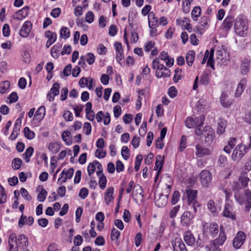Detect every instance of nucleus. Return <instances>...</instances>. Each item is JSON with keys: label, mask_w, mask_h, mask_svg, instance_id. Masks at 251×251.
Listing matches in <instances>:
<instances>
[{"label": "nucleus", "mask_w": 251, "mask_h": 251, "mask_svg": "<svg viewBox=\"0 0 251 251\" xmlns=\"http://www.w3.org/2000/svg\"><path fill=\"white\" fill-rule=\"evenodd\" d=\"M193 219L194 215L190 211H185L181 217V224L183 226H189L193 223Z\"/></svg>", "instance_id": "nucleus-10"}, {"label": "nucleus", "mask_w": 251, "mask_h": 251, "mask_svg": "<svg viewBox=\"0 0 251 251\" xmlns=\"http://www.w3.org/2000/svg\"><path fill=\"white\" fill-rule=\"evenodd\" d=\"M251 60L248 58H245L242 61L241 64V72L242 74H247L250 70V65Z\"/></svg>", "instance_id": "nucleus-27"}, {"label": "nucleus", "mask_w": 251, "mask_h": 251, "mask_svg": "<svg viewBox=\"0 0 251 251\" xmlns=\"http://www.w3.org/2000/svg\"><path fill=\"white\" fill-rule=\"evenodd\" d=\"M234 196L236 201L240 205H243L246 201L245 211L249 212L251 208V191L249 189H246L243 195L239 191H236Z\"/></svg>", "instance_id": "nucleus-2"}, {"label": "nucleus", "mask_w": 251, "mask_h": 251, "mask_svg": "<svg viewBox=\"0 0 251 251\" xmlns=\"http://www.w3.org/2000/svg\"><path fill=\"white\" fill-rule=\"evenodd\" d=\"M194 126L196 127H200L203 124L204 120V117L202 115L200 116L199 117L196 118L195 119Z\"/></svg>", "instance_id": "nucleus-52"}, {"label": "nucleus", "mask_w": 251, "mask_h": 251, "mask_svg": "<svg viewBox=\"0 0 251 251\" xmlns=\"http://www.w3.org/2000/svg\"><path fill=\"white\" fill-rule=\"evenodd\" d=\"M180 208L179 205L175 206L173 208V209L170 211V217L171 218H174L176 217V214L179 211Z\"/></svg>", "instance_id": "nucleus-62"}, {"label": "nucleus", "mask_w": 251, "mask_h": 251, "mask_svg": "<svg viewBox=\"0 0 251 251\" xmlns=\"http://www.w3.org/2000/svg\"><path fill=\"white\" fill-rule=\"evenodd\" d=\"M200 83L203 85H207L209 83V76L207 73H203L201 76Z\"/></svg>", "instance_id": "nucleus-48"}, {"label": "nucleus", "mask_w": 251, "mask_h": 251, "mask_svg": "<svg viewBox=\"0 0 251 251\" xmlns=\"http://www.w3.org/2000/svg\"><path fill=\"white\" fill-rule=\"evenodd\" d=\"M83 105L81 104H78L75 105L73 107V109L75 111V115L76 117H79L81 112L83 110Z\"/></svg>", "instance_id": "nucleus-58"}, {"label": "nucleus", "mask_w": 251, "mask_h": 251, "mask_svg": "<svg viewBox=\"0 0 251 251\" xmlns=\"http://www.w3.org/2000/svg\"><path fill=\"white\" fill-rule=\"evenodd\" d=\"M94 15L92 12L88 11L85 16V21L88 23H92L94 21Z\"/></svg>", "instance_id": "nucleus-64"}, {"label": "nucleus", "mask_w": 251, "mask_h": 251, "mask_svg": "<svg viewBox=\"0 0 251 251\" xmlns=\"http://www.w3.org/2000/svg\"><path fill=\"white\" fill-rule=\"evenodd\" d=\"M246 149H247V147L244 146L242 144L237 145L233 151L231 155L232 160L234 161H240L247 153Z\"/></svg>", "instance_id": "nucleus-5"}, {"label": "nucleus", "mask_w": 251, "mask_h": 251, "mask_svg": "<svg viewBox=\"0 0 251 251\" xmlns=\"http://www.w3.org/2000/svg\"><path fill=\"white\" fill-rule=\"evenodd\" d=\"M48 149L53 154L56 153L60 149L57 143H50L48 146Z\"/></svg>", "instance_id": "nucleus-39"}, {"label": "nucleus", "mask_w": 251, "mask_h": 251, "mask_svg": "<svg viewBox=\"0 0 251 251\" xmlns=\"http://www.w3.org/2000/svg\"><path fill=\"white\" fill-rule=\"evenodd\" d=\"M59 88L60 86L59 83H55L53 84L47 95V97L49 101H51L53 100L54 97L59 94Z\"/></svg>", "instance_id": "nucleus-17"}, {"label": "nucleus", "mask_w": 251, "mask_h": 251, "mask_svg": "<svg viewBox=\"0 0 251 251\" xmlns=\"http://www.w3.org/2000/svg\"><path fill=\"white\" fill-rule=\"evenodd\" d=\"M152 68L156 70L155 76L158 78L169 77L171 75V71L163 64H160L159 58H155L152 61Z\"/></svg>", "instance_id": "nucleus-4"}, {"label": "nucleus", "mask_w": 251, "mask_h": 251, "mask_svg": "<svg viewBox=\"0 0 251 251\" xmlns=\"http://www.w3.org/2000/svg\"><path fill=\"white\" fill-rule=\"evenodd\" d=\"M17 121L14 124L13 131L9 137V139L11 140H14L20 132L21 123H18Z\"/></svg>", "instance_id": "nucleus-33"}, {"label": "nucleus", "mask_w": 251, "mask_h": 251, "mask_svg": "<svg viewBox=\"0 0 251 251\" xmlns=\"http://www.w3.org/2000/svg\"><path fill=\"white\" fill-rule=\"evenodd\" d=\"M114 189L113 187H108L104 194V201L106 205H109L114 200L113 193Z\"/></svg>", "instance_id": "nucleus-22"}, {"label": "nucleus", "mask_w": 251, "mask_h": 251, "mask_svg": "<svg viewBox=\"0 0 251 251\" xmlns=\"http://www.w3.org/2000/svg\"><path fill=\"white\" fill-rule=\"evenodd\" d=\"M226 239V236L225 234L223 226H220V231L218 237L212 240L208 246L205 247L207 251H221L219 248L222 246Z\"/></svg>", "instance_id": "nucleus-3"}, {"label": "nucleus", "mask_w": 251, "mask_h": 251, "mask_svg": "<svg viewBox=\"0 0 251 251\" xmlns=\"http://www.w3.org/2000/svg\"><path fill=\"white\" fill-rule=\"evenodd\" d=\"M147 131V123L144 121L140 127L139 129V133L141 136H144Z\"/></svg>", "instance_id": "nucleus-56"}, {"label": "nucleus", "mask_w": 251, "mask_h": 251, "mask_svg": "<svg viewBox=\"0 0 251 251\" xmlns=\"http://www.w3.org/2000/svg\"><path fill=\"white\" fill-rule=\"evenodd\" d=\"M60 36L61 37L66 39L70 36V31L68 27H63L60 31Z\"/></svg>", "instance_id": "nucleus-44"}, {"label": "nucleus", "mask_w": 251, "mask_h": 251, "mask_svg": "<svg viewBox=\"0 0 251 251\" xmlns=\"http://www.w3.org/2000/svg\"><path fill=\"white\" fill-rule=\"evenodd\" d=\"M121 155L123 158L127 160L129 158V150L126 146H123L121 150Z\"/></svg>", "instance_id": "nucleus-50"}, {"label": "nucleus", "mask_w": 251, "mask_h": 251, "mask_svg": "<svg viewBox=\"0 0 251 251\" xmlns=\"http://www.w3.org/2000/svg\"><path fill=\"white\" fill-rule=\"evenodd\" d=\"M199 178L201 185L204 187L207 188L211 183L212 176L208 170H203L200 172Z\"/></svg>", "instance_id": "nucleus-6"}, {"label": "nucleus", "mask_w": 251, "mask_h": 251, "mask_svg": "<svg viewBox=\"0 0 251 251\" xmlns=\"http://www.w3.org/2000/svg\"><path fill=\"white\" fill-rule=\"evenodd\" d=\"M183 238L188 246H191L195 243V238L190 230H188L184 232Z\"/></svg>", "instance_id": "nucleus-21"}, {"label": "nucleus", "mask_w": 251, "mask_h": 251, "mask_svg": "<svg viewBox=\"0 0 251 251\" xmlns=\"http://www.w3.org/2000/svg\"><path fill=\"white\" fill-rule=\"evenodd\" d=\"M18 239L15 234H11L9 236L8 244L9 247H13L15 246H18Z\"/></svg>", "instance_id": "nucleus-40"}, {"label": "nucleus", "mask_w": 251, "mask_h": 251, "mask_svg": "<svg viewBox=\"0 0 251 251\" xmlns=\"http://www.w3.org/2000/svg\"><path fill=\"white\" fill-rule=\"evenodd\" d=\"M250 178L247 176V172H243L238 178V181L240 183L242 188H246L248 186Z\"/></svg>", "instance_id": "nucleus-26"}, {"label": "nucleus", "mask_w": 251, "mask_h": 251, "mask_svg": "<svg viewBox=\"0 0 251 251\" xmlns=\"http://www.w3.org/2000/svg\"><path fill=\"white\" fill-rule=\"evenodd\" d=\"M202 136L204 137L205 143L210 145L215 138L214 131L210 126H205L202 130Z\"/></svg>", "instance_id": "nucleus-8"}, {"label": "nucleus", "mask_w": 251, "mask_h": 251, "mask_svg": "<svg viewBox=\"0 0 251 251\" xmlns=\"http://www.w3.org/2000/svg\"><path fill=\"white\" fill-rule=\"evenodd\" d=\"M201 8L200 6H195L191 12V17L192 19L197 21L198 20V18L201 15Z\"/></svg>", "instance_id": "nucleus-36"}, {"label": "nucleus", "mask_w": 251, "mask_h": 251, "mask_svg": "<svg viewBox=\"0 0 251 251\" xmlns=\"http://www.w3.org/2000/svg\"><path fill=\"white\" fill-rule=\"evenodd\" d=\"M133 191L135 196H137L138 195H139L141 196L142 198L143 197V189L140 185H135L133 188Z\"/></svg>", "instance_id": "nucleus-45"}, {"label": "nucleus", "mask_w": 251, "mask_h": 251, "mask_svg": "<svg viewBox=\"0 0 251 251\" xmlns=\"http://www.w3.org/2000/svg\"><path fill=\"white\" fill-rule=\"evenodd\" d=\"M186 193L188 199V204L191 202H195V201H197V190H192L190 188H187L186 189Z\"/></svg>", "instance_id": "nucleus-23"}, {"label": "nucleus", "mask_w": 251, "mask_h": 251, "mask_svg": "<svg viewBox=\"0 0 251 251\" xmlns=\"http://www.w3.org/2000/svg\"><path fill=\"white\" fill-rule=\"evenodd\" d=\"M228 96L225 93H222V95L220 98V100L221 104L224 107H229L232 103V101L231 100H228Z\"/></svg>", "instance_id": "nucleus-29"}, {"label": "nucleus", "mask_w": 251, "mask_h": 251, "mask_svg": "<svg viewBox=\"0 0 251 251\" xmlns=\"http://www.w3.org/2000/svg\"><path fill=\"white\" fill-rule=\"evenodd\" d=\"M120 235V233L118 230H116L114 228L112 229L111 232V239L112 241L116 243Z\"/></svg>", "instance_id": "nucleus-46"}, {"label": "nucleus", "mask_w": 251, "mask_h": 251, "mask_svg": "<svg viewBox=\"0 0 251 251\" xmlns=\"http://www.w3.org/2000/svg\"><path fill=\"white\" fill-rule=\"evenodd\" d=\"M107 178L105 175H102L99 177V184L101 189H104L106 185Z\"/></svg>", "instance_id": "nucleus-51"}, {"label": "nucleus", "mask_w": 251, "mask_h": 251, "mask_svg": "<svg viewBox=\"0 0 251 251\" xmlns=\"http://www.w3.org/2000/svg\"><path fill=\"white\" fill-rule=\"evenodd\" d=\"M73 174L74 169L73 168H70L66 171L65 169L63 170L60 175V177L58 179V183L61 184L62 183L65 182L67 179L72 178Z\"/></svg>", "instance_id": "nucleus-12"}, {"label": "nucleus", "mask_w": 251, "mask_h": 251, "mask_svg": "<svg viewBox=\"0 0 251 251\" xmlns=\"http://www.w3.org/2000/svg\"><path fill=\"white\" fill-rule=\"evenodd\" d=\"M7 201V197L4 188L0 184V203H4Z\"/></svg>", "instance_id": "nucleus-43"}, {"label": "nucleus", "mask_w": 251, "mask_h": 251, "mask_svg": "<svg viewBox=\"0 0 251 251\" xmlns=\"http://www.w3.org/2000/svg\"><path fill=\"white\" fill-rule=\"evenodd\" d=\"M45 36L48 38L46 45L47 48H49L53 43H54L57 39L56 34L50 30H48L45 32Z\"/></svg>", "instance_id": "nucleus-19"}, {"label": "nucleus", "mask_w": 251, "mask_h": 251, "mask_svg": "<svg viewBox=\"0 0 251 251\" xmlns=\"http://www.w3.org/2000/svg\"><path fill=\"white\" fill-rule=\"evenodd\" d=\"M196 155L198 157H202L209 155L211 153L210 150L201 145H197L196 147Z\"/></svg>", "instance_id": "nucleus-16"}, {"label": "nucleus", "mask_w": 251, "mask_h": 251, "mask_svg": "<svg viewBox=\"0 0 251 251\" xmlns=\"http://www.w3.org/2000/svg\"><path fill=\"white\" fill-rule=\"evenodd\" d=\"M223 215L224 217L231 219L232 220H235L236 219V216L231 212L230 210V205L229 204H226L225 205L223 212Z\"/></svg>", "instance_id": "nucleus-32"}, {"label": "nucleus", "mask_w": 251, "mask_h": 251, "mask_svg": "<svg viewBox=\"0 0 251 251\" xmlns=\"http://www.w3.org/2000/svg\"><path fill=\"white\" fill-rule=\"evenodd\" d=\"M91 129L92 127L90 123L86 122L84 124L83 131L87 135L91 133Z\"/></svg>", "instance_id": "nucleus-61"}, {"label": "nucleus", "mask_w": 251, "mask_h": 251, "mask_svg": "<svg viewBox=\"0 0 251 251\" xmlns=\"http://www.w3.org/2000/svg\"><path fill=\"white\" fill-rule=\"evenodd\" d=\"M220 231L218 225L215 222L203 226V232L204 234H209L212 237H215Z\"/></svg>", "instance_id": "nucleus-7"}, {"label": "nucleus", "mask_w": 251, "mask_h": 251, "mask_svg": "<svg viewBox=\"0 0 251 251\" xmlns=\"http://www.w3.org/2000/svg\"><path fill=\"white\" fill-rule=\"evenodd\" d=\"M195 120L191 117H188L185 121L186 126L189 128H193L194 126Z\"/></svg>", "instance_id": "nucleus-60"}, {"label": "nucleus", "mask_w": 251, "mask_h": 251, "mask_svg": "<svg viewBox=\"0 0 251 251\" xmlns=\"http://www.w3.org/2000/svg\"><path fill=\"white\" fill-rule=\"evenodd\" d=\"M45 113V107L43 106H41L36 111L34 115V118L40 121L44 118Z\"/></svg>", "instance_id": "nucleus-34"}, {"label": "nucleus", "mask_w": 251, "mask_h": 251, "mask_svg": "<svg viewBox=\"0 0 251 251\" xmlns=\"http://www.w3.org/2000/svg\"><path fill=\"white\" fill-rule=\"evenodd\" d=\"M246 238V235L244 232L242 231H238L233 240V247L237 249H239L244 244Z\"/></svg>", "instance_id": "nucleus-9"}, {"label": "nucleus", "mask_w": 251, "mask_h": 251, "mask_svg": "<svg viewBox=\"0 0 251 251\" xmlns=\"http://www.w3.org/2000/svg\"><path fill=\"white\" fill-rule=\"evenodd\" d=\"M96 164L94 162L90 163L89 164L87 167V171L88 173V175L90 177H91L92 175L94 174L96 170Z\"/></svg>", "instance_id": "nucleus-55"}, {"label": "nucleus", "mask_w": 251, "mask_h": 251, "mask_svg": "<svg viewBox=\"0 0 251 251\" xmlns=\"http://www.w3.org/2000/svg\"><path fill=\"white\" fill-rule=\"evenodd\" d=\"M163 164V158L160 155H157L156 157V162L154 167V169L159 172L162 168Z\"/></svg>", "instance_id": "nucleus-37"}, {"label": "nucleus", "mask_w": 251, "mask_h": 251, "mask_svg": "<svg viewBox=\"0 0 251 251\" xmlns=\"http://www.w3.org/2000/svg\"><path fill=\"white\" fill-rule=\"evenodd\" d=\"M214 52V49H211L210 52H209L208 50H206L203 57V58L207 60V65L210 66L212 69H214V61L213 60Z\"/></svg>", "instance_id": "nucleus-20"}, {"label": "nucleus", "mask_w": 251, "mask_h": 251, "mask_svg": "<svg viewBox=\"0 0 251 251\" xmlns=\"http://www.w3.org/2000/svg\"><path fill=\"white\" fill-rule=\"evenodd\" d=\"M22 160L18 158H16L12 161V167L15 170H18L21 167Z\"/></svg>", "instance_id": "nucleus-54"}, {"label": "nucleus", "mask_w": 251, "mask_h": 251, "mask_svg": "<svg viewBox=\"0 0 251 251\" xmlns=\"http://www.w3.org/2000/svg\"><path fill=\"white\" fill-rule=\"evenodd\" d=\"M32 27L31 23L29 21H25L20 30V35L23 38L27 37Z\"/></svg>", "instance_id": "nucleus-13"}, {"label": "nucleus", "mask_w": 251, "mask_h": 251, "mask_svg": "<svg viewBox=\"0 0 251 251\" xmlns=\"http://www.w3.org/2000/svg\"><path fill=\"white\" fill-rule=\"evenodd\" d=\"M29 14V7L26 6L16 12L13 15V19L21 21L25 18Z\"/></svg>", "instance_id": "nucleus-11"}, {"label": "nucleus", "mask_w": 251, "mask_h": 251, "mask_svg": "<svg viewBox=\"0 0 251 251\" xmlns=\"http://www.w3.org/2000/svg\"><path fill=\"white\" fill-rule=\"evenodd\" d=\"M210 21V19L206 16H202L199 22V26L198 27V29L201 34L202 33L203 31L207 29L208 26V22Z\"/></svg>", "instance_id": "nucleus-18"}, {"label": "nucleus", "mask_w": 251, "mask_h": 251, "mask_svg": "<svg viewBox=\"0 0 251 251\" xmlns=\"http://www.w3.org/2000/svg\"><path fill=\"white\" fill-rule=\"evenodd\" d=\"M47 195V192L44 189H42L41 192L38 194L37 196V200L40 202L44 201Z\"/></svg>", "instance_id": "nucleus-53"}, {"label": "nucleus", "mask_w": 251, "mask_h": 251, "mask_svg": "<svg viewBox=\"0 0 251 251\" xmlns=\"http://www.w3.org/2000/svg\"><path fill=\"white\" fill-rule=\"evenodd\" d=\"M17 243L18 247L25 250L27 247L28 244V239L25 235H20L18 236Z\"/></svg>", "instance_id": "nucleus-24"}, {"label": "nucleus", "mask_w": 251, "mask_h": 251, "mask_svg": "<svg viewBox=\"0 0 251 251\" xmlns=\"http://www.w3.org/2000/svg\"><path fill=\"white\" fill-rule=\"evenodd\" d=\"M217 59L220 60L222 64L226 65L229 61V56L226 57V52L223 48H220L216 51Z\"/></svg>", "instance_id": "nucleus-15"}, {"label": "nucleus", "mask_w": 251, "mask_h": 251, "mask_svg": "<svg viewBox=\"0 0 251 251\" xmlns=\"http://www.w3.org/2000/svg\"><path fill=\"white\" fill-rule=\"evenodd\" d=\"M177 92L174 86H171L168 90V94L172 98H174L176 96Z\"/></svg>", "instance_id": "nucleus-63"}, {"label": "nucleus", "mask_w": 251, "mask_h": 251, "mask_svg": "<svg viewBox=\"0 0 251 251\" xmlns=\"http://www.w3.org/2000/svg\"><path fill=\"white\" fill-rule=\"evenodd\" d=\"M24 133H25V137L28 139H32L35 137V133L34 132L31 130L29 127H25L24 128Z\"/></svg>", "instance_id": "nucleus-42"}, {"label": "nucleus", "mask_w": 251, "mask_h": 251, "mask_svg": "<svg viewBox=\"0 0 251 251\" xmlns=\"http://www.w3.org/2000/svg\"><path fill=\"white\" fill-rule=\"evenodd\" d=\"M207 207L212 213H215L218 210V208L215 203V202L211 200H210L208 201Z\"/></svg>", "instance_id": "nucleus-47"}, {"label": "nucleus", "mask_w": 251, "mask_h": 251, "mask_svg": "<svg viewBox=\"0 0 251 251\" xmlns=\"http://www.w3.org/2000/svg\"><path fill=\"white\" fill-rule=\"evenodd\" d=\"M227 160L226 156L223 155H220L219 156L218 160V164L220 167H225L227 164Z\"/></svg>", "instance_id": "nucleus-49"}, {"label": "nucleus", "mask_w": 251, "mask_h": 251, "mask_svg": "<svg viewBox=\"0 0 251 251\" xmlns=\"http://www.w3.org/2000/svg\"><path fill=\"white\" fill-rule=\"evenodd\" d=\"M10 87V82L8 81H4L0 84V93H5Z\"/></svg>", "instance_id": "nucleus-41"}, {"label": "nucleus", "mask_w": 251, "mask_h": 251, "mask_svg": "<svg viewBox=\"0 0 251 251\" xmlns=\"http://www.w3.org/2000/svg\"><path fill=\"white\" fill-rule=\"evenodd\" d=\"M226 125V121L223 119H220L218 123L217 133L220 135L223 134L225 131Z\"/></svg>", "instance_id": "nucleus-31"}, {"label": "nucleus", "mask_w": 251, "mask_h": 251, "mask_svg": "<svg viewBox=\"0 0 251 251\" xmlns=\"http://www.w3.org/2000/svg\"><path fill=\"white\" fill-rule=\"evenodd\" d=\"M2 33L4 37H8L10 35V30L9 26L8 24H5L3 25L2 27Z\"/></svg>", "instance_id": "nucleus-59"}, {"label": "nucleus", "mask_w": 251, "mask_h": 251, "mask_svg": "<svg viewBox=\"0 0 251 251\" xmlns=\"http://www.w3.org/2000/svg\"><path fill=\"white\" fill-rule=\"evenodd\" d=\"M155 204L158 207H163L165 206L167 203V196L161 194L158 199L155 196Z\"/></svg>", "instance_id": "nucleus-28"}, {"label": "nucleus", "mask_w": 251, "mask_h": 251, "mask_svg": "<svg viewBox=\"0 0 251 251\" xmlns=\"http://www.w3.org/2000/svg\"><path fill=\"white\" fill-rule=\"evenodd\" d=\"M174 251H187L185 245L180 239L177 238L172 241Z\"/></svg>", "instance_id": "nucleus-14"}, {"label": "nucleus", "mask_w": 251, "mask_h": 251, "mask_svg": "<svg viewBox=\"0 0 251 251\" xmlns=\"http://www.w3.org/2000/svg\"><path fill=\"white\" fill-rule=\"evenodd\" d=\"M235 32L238 35L245 37L247 35L248 30V23L245 16L239 15L235 20Z\"/></svg>", "instance_id": "nucleus-1"}, {"label": "nucleus", "mask_w": 251, "mask_h": 251, "mask_svg": "<svg viewBox=\"0 0 251 251\" xmlns=\"http://www.w3.org/2000/svg\"><path fill=\"white\" fill-rule=\"evenodd\" d=\"M33 151L34 149L32 147H29L23 154L24 158L25 159L26 162H28L30 161V157L32 156Z\"/></svg>", "instance_id": "nucleus-38"}, {"label": "nucleus", "mask_w": 251, "mask_h": 251, "mask_svg": "<svg viewBox=\"0 0 251 251\" xmlns=\"http://www.w3.org/2000/svg\"><path fill=\"white\" fill-rule=\"evenodd\" d=\"M142 158L141 155H138L136 156L134 167V170L136 172L138 171L140 168Z\"/></svg>", "instance_id": "nucleus-57"}, {"label": "nucleus", "mask_w": 251, "mask_h": 251, "mask_svg": "<svg viewBox=\"0 0 251 251\" xmlns=\"http://www.w3.org/2000/svg\"><path fill=\"white\" fill-rule=\"evenodd\" d=\"M234 21V18L231 16H227L224 20L222 25L226 30H229L232 27L233 23Z\"/></svg>", "instance_id": "nucleus-25"}, {"label": "nucleus", "mask_w": 251, "mask_h": 251, "mask_svg": "<svg viewBox=\"0 0 251 251\" xmlns=\"http://www.w3.org/2000/svg\"><path fill=\"white\" fill-rule=\"evenodd\" d=\"M247 84V80L245 79H242L238 84L237 88L236 89L235 96L236 97H239L243 92V91L245 88V86Z\"/></svg>", "instance_id": "nucleus-30"}, {"label": "nucleus", "mask_w": 251, "mask_h": 251, "mask_svg": "<svg viewBox=\"0 0 251 251\" xmlns=\"http://www.w3.org/2000/svg\"><path fill=\"white\" fill-rule=\"evenodd\" d=\"M195 57V52L193 50H189L186 54V60L187 64L191 66L194 62Z\"/></svg>", "instance_id": "nucleus-35"}]
</instances>
